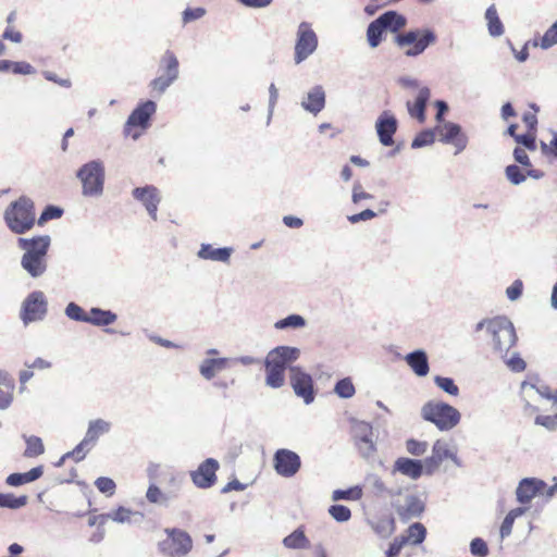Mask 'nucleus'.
<instances>
[{
	"mask_svg": "<svg viewBox=\"0 0 557 557\" xmlns=\"http://www.w3.org/2000/svg\"><path fill=\"white\" fill-rule=\"evenodd\" d=\"M485 331L493 354L505 359L511 347L517 342V335L512 322L503 315L484 319L475 325V331Z\"/></svg>",
	"mask_w": 557,
	"mask_h": 557,
	"instance_id": "f257e3e1",
	"label": "nucleus"
},
{
	"mask_svg": "<svg viewBox=\"0 0 557 557\" xmlns=\"http://www.w3.org/2000/svg\"><path fill=\"white\" fill-rule=\"evenodd\" d=\"M421 417L433 423L440 431L447 432L457 426L461 414L451 405L441 400H429L421 407Z\"/></svg>",
	"mask_w": 557,
	"mask_h": 557,
	"instance_id": "f03ea898",
	"label": "nucleus"
},
{
	"mask_svg": "<svg viewBox=\"0 0 557 557\" xmlns=\"http://www.w3.org/2000/svg\"><path fill=\"white\" fill-rule=\"evenodd\" d=\"M4 221L8 227L15 234H24L35 224L34 202L22 196L12 202L4 211Z\"/></svg>",
	"mask_w": 557,
	"mask_h": 557,
	"instance_id": "7ed1b4c3",
	"label": "nucleus"
},
{
	"mask_svg": "<svg viewBox=\"0 0 557 557\" xmlns=\"http://www.w3.org/2000/svg\"><path fill=\"white\" fill-rule=\"evenodd\" d=\"M436 35L431 28H416L397 34L394 38L395 45L405 49L404 54L408 58L421 55L430 46L436 42Z\"/></svg>",
	"mask_w": 557,
	"mask_h": 557,
	"instance_id": "20e7f679",
	"label": "nucleus"
},
{
	"mask_svg": "<svg viewBox=\"0 0 557 557\" xmlns=\"http://www.w3.org/2000/svg\"><path fill=\"white\" fill-rule=\"evenodd\" d=\"M77 177L82 182L83 195L99 197L103 193L104 166L100 160L85 163L78 171Z\"/></svg>",
	"mask_w": 557,
	"mask_h": 557,
	"instance_id": "39448f33",
	"label": "nucleus"
},
{
	"mask_svg": "<svg viewBox=\"0 0 557 557\" xmlns=\"http://www.w3.org/2000/svg\"><path fill=\"white\" fill-rule=\"evenodd\" d=\"M166 537L160 541L158 547L165 557H185L193 548L190 535L181 529L166 528L164 530Z\"/></svg>",
	"mask_w": 557,
	"mask_h": 557,
	"instance_id": "423d86ee",
	"label": "nucleus"
},
{
	"mask_svg": "<svg viewBox=\"0 0 557 557\" xmlns=\"http://www.w3.org/2000/svg\"><path fill=\"white\" fill-rule=\"evenodd\" d=\"M318 35L312 28L311 23L301 22L296 32V41L294 48V61L296 64L302 63L318 49Z\"/></svg>",
	"mask_w": 557,
	"mask_h": 557,
	"instance_id": "0eeeda50",
	"label": "nucleus"
},
{
	"mask_svg": "<svg viewBox=\"0 0 557 557\" xmlns=\"http://www.w3.org/2000/svg\"><path fill=\"white\" fill-rule=\"evenodd\" d=\"M48 311L46 296L40 290L32 292L22 302L20 318L25 325L41 321Z\"/></svg>",
	"mask_w": 557,
	"mask_h": 557,
	"instance_id": "6e6552de",
	"label": "nucleus"
},
{
	"mask_svg": "<svg viewBox=\"0 0 557 557\" xmlns=\"http://www.w3.org/2000/svg\"><path fill=\"white\" fill-rule=\"evenodd\" d=\"M352 436L362 458H370L376 450L372 425L366 421H352Z\"/></svg>",
	"mask_w": 557,
	"mask_h": 557,
	"instance_id": "1a4fd4ad",
	"label": "nucleus"
},
{
	"mask_svg": "<svg viewBox=\"0 0 557 557\" xmlns=\"http://www.w3.org/2000/svg\"><path fill=\"white\" fill-rule=\"evenodd\" d=\"M446 459H450L457 467H461L456 448L446 441L437 440L433 444L432 455L424 459L425 473L432 474Z\"/></svg>",
	"mask_w": 557,
	"mask_h": 557,
	"instance_id": "9d476101",
	"label": "nucleus"
},
{
	"mask_svg": "<svg viewBox=\"0 0 557 557\" xmlns=\"http://www.w3.org/2000/svg\"><path fill=\"white\" fill-rule=\"evenodd\" d=\"M392 499V507L403 521L418 518L424 511V502L416 494H406L401 497V493Z\"/></svg>",
	"mask_w": 557,
	"mask_h": 557,
	"instance_id": "9b49d317",
	"label": "nucleus"
},
{
	"mask_svg": "<svg viewBox=\"0 0 557 557\" xmlns=\"http://www.w3.org/2000/svg\"><path fill=\"white\" fill-rule=\"evenodd\" d=\"M289 380L295 394L302 398L306 405L314 400L313 381L310 374L300 367H289Z\"/></svg>",
	"mask_w": 557,
	"mask_h": 557,
	"instance_id": "f8f14e48",
	"label": "nucleus"
},
{
	"mask_svg": "<svg viewBox=\"0 0 557 557\" xmlns=\"http://www.w3.org/2000/svg\"><path fill=\"white\" fill-rule=\"evenodd\" d=\"M274 469L281 476L292 478L301 467L300 457L289 449H277L273 457Z\"/></svg>",
	"mask_w": 557,
	"mask_h": 557,
	"instance_id": "ddd939ff",
	"label": "nucleus"
},
{
	"mask_svg": "<svg viewBox=\"0 0 557 557\" xmlns=\"http://www.w3.org/2000/svg\"><path fill=\"white\" fill-rule=\"evenodd\" d=\"M435 133L438 135V139L443 144H451L457 148L456 153L461 152L468 144V138L461 133L460 125L453 122H444L437 124Z\"/></svg>",
	"mask_w": 557,
	"mask_h": 557,
	"instance_id": "4468645a",
	"label": "nucleus"
},
{
	"mask_svg": "<svg viewBox=\"0 0 557 557\" xmlns=\"http://www.w3.org/2000/svg\"><path fill=\"white\" fill-rule=\"evenodd\" d=\"M219 461L208 458L201 462L195 471L190 472L193 483L199 488H209L216 481V471L219 470Z\"/></svg>",
	"mask_w": 557,
	"mask_h": 557,
	"instance_id": "2eb2a0df",
	"label": "nucleus"
},
{
	"mask_svg": "<svg viewBox=\"0 0 557 557\" xmlns=\"http://www.w3.org/2000/svg\"><path fill=\"white\" fill-rule=\"evenodd\" d=\"M397 127V119L391 111L385 110L379 115L375 122V129L379 140L383 146L388 147L394 144L393 136L396 133Z\"/></svg>",
	"mask_w": 557,
	"mask_h": 557,
	"instance_id": "dca6fc26",
	"label": "nucleus"
},
{
	"mask_svg": "<svg viewBox=\"0 0 557 557\" xmlns=\"http://www.w3.org/2000/svg\"><path fill=\"white\" fill-rule=\"evenodd\" d=\"M132 195L136 200L144 205L151 219L157 220L158 206L161 201L158 188L152 185L136 187L133 189Z\"/></svg>",
	"mask_w": 557,
	"mask_h": 557,
	"instance_id": "f3484780",
	"label": "nucleus"
},
{
	"mask_svg": "<svg viewBox=\"0 0 557 557\" xmlns=\"http://www.w3.org/2000/svg\"><path fill=\"white\" fill-rule=\"evenodd\" d=\"M546 483L535 478L522 479L516 490L517 500L520 504H528L536 495L545 496Z\"/></svg>",
	"mask_w": 557,
	"mask_h": 557,
	"instance_id": "a211bd4d",
	"label": "nucleus"
},
{
	"mask_svg": "<svg viewBox=\"0 0 557 557\" xmlns=\"http://www.w3.org/2000/svg\"><path fill=\"white\" fill-rule=\"evenodd\" d=\"M399 472L411 480H418L425 472L424 460L399 457L393 466V473Z\"/></svg>",
	"mask_w": 557,
	"mask_h": 557,
	"instance_id": "6ab92c4d",
	"label": "nucleus"
},
{
	"mask_svg": "<svg viewBox=\"0 0 557 557\" xmlns=\"http://www.w3.org/2000/svg\"><path fill=\"white\" fill-rule=\"evenodd\" d=\"M50 236L42 235L33 238H18L17 244L18 247L25 250L24 253H29L36 256L38 258H45L47 256L49 246H50Z\"/></svg>",
	"mask_w": 557,
	"mask_h": 557,
	"instance_id": "aec40b11",
	"label": "nucleus"
},
{
	"mask_svg": "<svg viewBox=\"0 0 557 557\" xmlns=\"http://www.w3.org/2000/svg\"><path fill=\"white\" fill-rule=\"evenodd\" d=\"M300 357V349L292 346H277L271 349L265 359L277 363L280 367L286 369L290 363Z\"/></svg>",
	"mask_w": 557,
	"mask_h": 557,
	"instance_id": "412c9836",
	"label": "nucleus"
},
{
	"mask_svg": "<svg viewBox=\"0 0 557 557\" xmlns=\"http://www.w3.org/2000/svg\"><path fill=\"white\" fill-rule=\"evenodd\" d=\"M301 107L307 112L317 115L325 107V91L321 85L312 87L301 101Z\"/></svg>",
	"mask_w": 557,
	"mask_h": 557,
	"instance_id": "4be33fe9",
	"label": "nucleus"
},
{
	"mask_svg": "<svg viewBox=\"0 0 557 557\" xmlns=\"http://www.w3.org/2000/svg\"><path fill=\"white\" fill-rule=\"evenodd\" d=\"M431 97V90L426 86H422L416 97L414 102L407 101L406 107L411 117L417 119L420 123L425 121V109Z\"/></svg>",
	"mask_w": 557,
	"mask_h": 557,
	"instance_id": "5701e85b",
	"label": "nucleus"
},
{
	"mask_svg": "<svg viewBox=\"0 0 557 557\" xmlns=\"http://www.w3.org/2000/svg\"><path fill=\"white\" fill-rule=\"evenodd\" d=\"M157 106L152 100L139 104L128 116L126 126L147 127L148 121L156 112Z\"/></svg>",
	"mask_w": 557,
	"mask_h": 557,
	"instance_id": "b1692460",
	"label": "nucleus"
},
{
	"mask_svg": "<svg viewBox=\"0 0 557 557\" xmlns=\"http://www.w3.org/2000/svg\"><path fill=\"white\" fill-rule=\"evenodd\" d=\"M230 358H206L199 364V373L207 381L230 367Z\"/></svg>",
	"mask_w": 557,
	"mask_h": 557,
	"instance_id": "393cba45",
	"label": "nucleus"
},
{
	"mask_svg": "<svg viewBox=\"0 0 557 557\" xmlns=\"http://www.w3.org/2000/svg\"><path fill=\"white\" fill-rule=\"evenodd\" d=\"M111 429L112 423L110 421L101 418L92 419L88 422L84 438L86 443H90V446H95L101 436L110 433Z\"/></svg>",
	"mask_w": 557,
	"mask_h": 557,
	"instance_id": "a878e982",
	"label": "nucleus"
},
{
	"mask_svg": "<svg viewBox=\"0 0 557 557\" xmlns=\"http://www.w3.org/2000/svg\"><path fill=\"white\" fill-rule=\"evenodd\" d=\"M232 252L233 248L231 247L214 248L210 244H202L197 256L202 260L227 263L231 259Z\"/></svg>",
	"mask_w": 557,
	"mask_h": 557,
	"instance_id": "bb28decb",
	"label": "nucleus"
},
{
	"mask_svg": "<svg viewBox=\"0 0 557 557\" xmlns=\"http://www.w3.org/2000/svg\"><path fill=\"white\" fill-rule=\"evenodd\" d=\"M405 361L418 376H425L430 371L428 355L422 349L407 354Z\"/></svg>",
	"mask_w": 557,
	"mask_h": 557,
	"instance_id": "cd10ccee",
	"label": "nucleus"
},
{
	"mask_svg": "<svg viewBox=\"0 0 557 557\" xmlns=\"http://www.w3.org/2000/svg\"><path fill=\"white\" fill-rule=\"evenodd\" d=\"M265 385L271 388H280L285 383V370L275 362L265 359Z\"/></svg>",
	"mask_w": 557,
	"mask_h": 557,
	"instance_id": "c85d7f7f",
	"label": "nucleus"
},
{
	"mask_svg": "<svg viewBox=\"0 0 557 557\" xmlns=\"http://www.w3.org/2000/svg\"><path fill=\"white\" fill-rule=\"evenodd\" d=\"M21 265L32 277H39L47 270V261L45 258H38L29 253L23 255Z\"/></svg>",
	"mask_w": 557,
	"mask_h": 557,
	"instance_id": "c756f323",
	"label": "nucleus"
},
{
	"mask_svg": "<svg viewBox=\"0 0 557 557\" xmlns=\"http://www.w3.org/2000/svg\"><path fill=\"white\" fill-rule=\"evenodd\" d=\"M366 483L375 496H388L394 498L400 494V490L388 488L383 480L375 473L366 476Z\"/></svg>",
	"mask_w": 557,
	"mask_h": 557,
	"instance_id": "7c9ffc66",
	"label": "nucleus"
},
{
	"mask_svg": "<svg viewBox=\"0 0 557 557\" xmlns=\"http://www.w3.org/2000/svg\"><path fill=\"white\" fill-rule=\"evenodd\" d=\"M14 381L7 372L0 371V409H8L13 400Z\"/></svg>",
	"mask_w": 557,
	"mask_h": 557,
	"instance_id": "2f4dec72",
	"label": "nucleus"
},
{
	"mask_svg": "<svg viewBox=\"0 0 557 557\" xmlns=\"http://www.w3.org/2000/svg\"><path fill=\"white\" fill-rule=\"evenodd\" d=\"M377 18L384 26L385 30H391L392 33H398L407 24V18L396 11H387L381 14Z\"/></svg>",
	"mask_w": 557,
	"mask_h": 557,
	"instance_id": "473e14b6",
	"label": "nucleus"
},
{
	"mask_svg": "<svg viewBox=\"0 0 557 557\" xmlns=\"http://www.w3.org/2000/svg\"><path fill=\"white\" fill-rule=\"evenodd\" d=\"M44 473L41 466L30 469L24 473H11L7 476L5 483L10 486H20L38 480Z\"/></svg>",
	"mask_w": 557,
	"mask_h": 557,
	"instance_id": "72a5a7b5",
	"label": "nucleus"
},
{
	"mask_svg": "<svg viewBox=\"0 0 557 557\" xmlns=\"http://www.w3.org/2000/svg\"><path fill=\"white\" fill-rule=\"evenodd\" d=\"M178 65L180 64L176 55L171 50H166L160 59L159 70L161 74H164L170 77L174 75V78H178Z\"/></svg>",
	"mask_w": 557,
	"mask_h": 557,
	"instance_id": "f704fd0d",
	"label": "nucleus"
},
{
	"mask_svg": "<svg viewBox=\"0 0 557 557\" xmlns=\"http://www.w3.org/2000/svg\"><path fill=\"white\" fill-rule=\"evenodd\" d=\"M426 536V529L420 522L412 523L406 531V534L397 536L399 540L405 541L406 544L420 545Z\"/></svg>",
	"mask_w": 557,
	"mask_h": 557,
	"instance_id": "c9c22d12",
	"label": "nucleus"
},
{
	"mask_svg": "<svg viewBox=\"0 0 557 557\" xmlns=\"http://www.w3.org/2000/svg\"><path fill=\"white\" fill-rule=\"evenodd\" d=\"M89 320L87 323L97 326H108L116 321V314L110 310H103L100 308H91L88 314Z\"/></svg>",
	"mask_w": 557,
	"mask_h": 557,
	"instance_id": "e433bc0d",
	"label": "nucleus"
},
{
	"mask_svg": "<svg viewBox=\"0 0 557 557\" xmlns=\"http://www.w3.org/2000/svg\"><path fill=\"white\" fill-rule=\"evenodd\" d=\"M146 499L149 504L157 505L160 507H169V495H165V492L161 490L156 483H150L147 492Z\"/></svg>",
	"mask_w": 557,
	"mask_h": 557,
	"instance_id": "4c0bfd02",
	"label": "nucleus"
},
{
	"mask_svg": "<svg viewBox=\"0 0 557 557\" xmlns=\"http://www.w3.org/2000/svg\"><path fill=\"white\" fill-rule=\"evenodd\" d=\"M485 18L487 21L488 33L491 36L498 37L504 33V26L498 17L495 5L487 8L485 12Z\"/></svg>",
	"mask_w": 557,
	"mask_h": 557,
	"instance_id": "58836bf2",
	"label": "nucleus"
},
{
	"mask_svg": "<svg viewBox=\"0 0 557 557\" xmlns=\"http://www.w3.org/2000/svg\"><path fill=\"white\" fill-rule=\"evenodd\" d=\"M283 544L287 548L299 549L308 548L310 542L305 535L304 531L301 529H297L283 540Z\"/></svg>",
	"mask_w": 557,
	"mask_h": 557,
	"instance_id": "ea45409f",
	"label": "nucleus"
},
{
	"mask_svg": "<svg viewBox=\"0 0 557 557\" xmlns=\"http://www.w3.org/2000/svg\"><path fill=\"white\" fill-rule=\"evenodd\" d=\"M137 515H139V513L131 510L129 508L121 506L115 510H112L108 513H103L102 519H110L117 523H122V524L128 523L129 524L133 522V517H135Z\"/></svg>",
	"mask_w": 557,
	"mask_h": 557,
	"instance_id": "a19ab883",
	"label": "nucleus"
},
{
	"mask_svg": "<svg viewBox=\"0 0 557 557\" xmlns=\"http://www.w3.org/2000/svg\"><path fill=\"white\" fill-rule=\"evenodd\" d=\"M385 32L382 23L379 22V18L372 21L367 28V40L371 48H376L381 41L383 33Z\"/></svg>",
	"mask_w": 557,
	"mask_h": 557,
	"instance_id": "79ce46f5",
	"label": "nucleus"
},
{
	"mask_svg": "<svg viewBox=\"0 0 557 557\" xmlns=\"http://www.w3.org/2000/svg\"><path fill=\"white\" fill-rule=\"evenodd\" d=\"M23 437L26 442V449L24 451L26 458H34L44 454L45 446L40 437L35 435H23Z\"/></svg>",
	"mask_w": 557,
	"mask_h": 557,
	"instance_id": "37998d69",
	"label": "nucleus"
},
{
	"mask_svg": "<svg viewBox=\"0 0 557 557\" xmlns=\"http://www.w3.org/2000/svg\"><path fill=\"white\" fill-rule=\"evenodd\" d=\"M184 483V476L182 474H171L168 481V485L164 490L165 495H169V503L171 504L178 498Z\"/></svg>",
	"mask_w": 557,
	"mask_h": 557,
	"instance_id": "c03bdc74",
	"label": "nucleus"
},
{
	"mask_svg": "<svg viewBox=\"0 0 557 557\" xmlns=\"http://www.w3.org/2000/svg\"><path fill=\"white\" fill-rule=\"evenodd\" d=\"M557 45V20L546 29L540 41H534V47H541L543 50H547Z\"/></svg>",
	"mask_w": 557,
	"mask_h": 557,
	"instance_id": "a18cd8bd",
	"label": "nucleus"
},
{
	"mask_svg": "<svg viewBox=\"0 0 557 557\" xmlns=\"http://www.w3.org/2000/svg\"><path fill=\"white\" fill-rule=\"evenodd\" d=\"M306 326V320L299 314H289L274 323L276 330L301 329Z\"/></svg>",
	"mask_w": 557,
	"mask_h": 557,
	"instance_id": "49530a36",
	"label": "nucleus"
},
{
	"mask_svg": "<svg viewBox=\"0 0 557 557\" xmlns=\"http://www.w3.org/2000/svg\"><path fill=\"white\" fill-rule=\"evenodd\" d=\"M27 496H14L11 493H0V507L10 508V509H18L24 507L27 504Z\"/></svg>",
	"mask_w": 557,
	"mask_h": 557,
	"instance_id": "de8ad7c7",
	"label": "nucleus"
},
{
	"mask_svg": "<svg viewBox=\"0 0 557 557\" xmlns=\"http://www.w3.org/2000/svg\"><path fill=\"white\" fill-rule=\"evenodd\" d=\"M374 532L381 537H388L395 530V521L392 517H383L372 524Z\"/></svg>",
	"mask_w": 557,
	"mask_h": 557,
	"instance_id": "09e8293b",
	"label": "nucleus"
},
{
	"mask_svg": "<svg viewBox=\"0 0 557 557\" xmlns=\"http://www.w3.org/2000/svg\"><path fill=\"white\" fill-rule=\"evenodd\" d=\"M362 497V488L358 485L349 487L348 490H335L332 493V500L337 502L341 499L359 500Z\"/></svg>",
	"mask_w": 557,
	"mask_h": 557,
	"instance_id": "8fccbe9b",
	"label": "nucleus"
},
{
	"mask_svg": "<svg viewBox=\"0 0 557 557\" xmlns=\"http://www.w3.org/2000/svg\"><path fill=\"white\" fill-rule=\"evenodd\" d=\"M334 392L338 397L348 399L355 395L356 389L351 379L344 377L335 384Z\"/></svg>",
	"mask_w": 557,
	"mask_h": 557,
	"instance_id": "3c124183",
	"label": "nucleus"
},
{
	"mask_svg": "<svg viewBox=\"0 0 557 557\" xmlns=\"http://www.w3.org/2000/svg\"><path fill=\"white\" fill-rule=\"evenodd\" d=\"M173 76L174 75L170 77L164 74H160L150 82L149 86L151 90L157 92L159 96L162 95L177 79Z\"/></svg>",
	"mask_w": 557,
	"mask_h": 557,
	"instance_id": "603ef678",
	"label": "nucleus"
},
{
	"mask_svg": "<svg viewBox=\"0 0 557 557\" xmlns=\"http://www.w3.org/2000/svg\"><path fill=\"white\" fill-rule=\"evenodd\" d=\"M434 383L438 388H441L443 392L447 393L450 396L459 395V387L456 385L455 381L451 377L435 375Z\"/></svg>",
	"mask_w": 557,
	"mask_h": 557,
	"instance_id": "864d4df0",
	"label": "nucleus"
},
{
	"mask_svg": "<svg viewBox=\"0 0 557 557\" xmlns=\"http://www.w3.org/2000/svg\"><path fill=\"white\" fill-rule=\"evenodd\" d=\"M435 128L434 129H424L420 132L411 143V148L418 149L425 146H430L435 140Z\"/></svg>",
	"mask_w": 557,
	"mask_h": 557,
	"instance_id": "5fc2aeb1",
	"label": "nucleus"
},
{
	"mask_svg": "<svg viewBox=\"0 0 557 557\" xmlns=\"http://www.w3.org/2000/svg\"><path fill=\"white\" fill-rule=\"evenodd\" d=\"M329 515L337 522H347L351 518V511L344 505H332L329 508Z\"/></svg>",
	"mask_w": 557,
	"mask_h": 557,
	"instance_id": "6e6d98bb",
	"label": "nucleus"
},
{
	"mask_svg": "<svg viewBox=\"0 0 557 557\" xmlns=\"http://www.w3.org/2000/svg\"><path fill=\"white\" fill-rule=\"evenodd\" d=\"M65 315L74 321L86 322L89 320L88 314L75 302H70L65 308Z\"/></svg>",
	"mask_w": 557,
	"mask_h": 557,
	"instance_id": "4d7b16f0",
	"label": "nucleus"
},
{
	"mask_svg": "<svg viewBox=\"0 0 557 557\" xmlns=\"http://www.w3.org/2000/svg\"><path fill=\"white\" fill-rule=\"evenodd\" d=\"M94 446H90V443H86V440L83 438L81 443H78L75 448L71 451H67L65 454V457L73 458L76 462L82 461L87 453Z\"/></svg>",
	"mask_w": 557,
	"mask_h": 557,
	"instance_id": "13d9d810",
	"label": "nucleus"
},
{
	"mask_svg": "<svg viewBox=\"0 0 557 557\" xmlns=\"http://www.w3.org/2000/svg\"><path fill=\"white\" fill-rule=\"evenodd\" d=\"M505 174L507 180L513 185H520L527 178V175L516 164H510L506 166Z\"/></svg>",
	"mask_w": 557,
	"mask_h": 557,
	"instance_id": "bf43d9fd",
	"label": "nucleus"
},
{
	"mask_svg": "<svg viewBox=\"0 0 557 557\" xmlns=\"http://www.w3.org/2000/svg\"><path fill=\"white\" fill-rule=\"evenodd\" d=\"M428 443L424 441H417L413 438H410L406 442V449L407 451L412 456H422L428 450Z\"/></svg>",
	"mask_w": 557,
	"mask_h": 557,
	"instance_id": "052dcab7",
	"label": "nucleus"
},
{
	"mask_svg": "<svg viewBox=\"0 0 557 557\" xmlns=\"http://www.w3.org/2000/svg\"><path fill=\"white\" fill-rule=\"evenodd\" d=\"M503 360L506 366L513 372H522L527 367L525 361L519 356L518 352H512L510 357L507 355Z\"/></svg>",
	"mask_w": 557,
	"mask_h": 557,
	"instance_id": "680f3d73",
	"label": "nucleus"
},
{
	"mask_svg": "<svg viewBox=\"0 0 557 557\" xmlns=\"http://www.w3.org/2000/svg\"><path fill=\"white\" fill-rule=\"evenodd\" d=\"M96 487L99 492L112 496L115 492V482L107 476H100L95 482Z\"/></svg>",
	"mask_w": 557,
	"mask_h": 557,
	"instance_id": "e2e57ef3",
	"label": "nucleus"
},
{
	"mask_svg": "<svg viewBox=\"0 0 557 557\" xmlns=\"http://www.w3.org/2000/svg\"><path fill=\"white\" fill-rule=\"evenodd\" d=\"M470 552L475 557H486L488 555V547L485 541L475 537L470 543Z\"/></svg>",
	"mask_w": 557,
	"mask_h": 557,
	"instance_id": "0e129e2a",
	"label": "nucleus"
},
{
	"mask_svg": "<svg viewBox=\"0 0 557 557\" xmlns=\"http://www.w3.org/2000/svg\"><path fill=\"white\" fill-rule=\"evenodd\" d=\"M535 424L544 426L549 431L557 429V413L553 416H537L535 418Z\"/></svg>",
	"mask_w": 557,
	"mask_h": 557,
	"instance_id": "69168bd1",
	"label": "nucleus"
},
{
	"mask_svg": "<svg viewBox=\"0 0 557 557\" xmlns=\"http://www.w3.org/2000/svg\"><path fill=\"white\" fill-rule=\"evenodd\" d=\"M523 290V283L521 280H516L510 286L506 289V295L509 300L515 301L520 298Z\"/></svg>",
	"mask_w": 557,
	"mask_h": 557,
	"instance_id": "338daca9",
	"label": "nucleus"
},
{
	"mask_svg": "<svg viewBox=\"0 0 557 557\" xmlns=\"http://www.w3.org/2000/svg\"><path fill=\"white\" fill-rule=\"evenodd\" d=\"M63 211L62 209L54 207V206H48L41 213L39 218V224H42L44 222L52 219H58L62 215Z\"/></svg>",
	"mask_w": 557,
	"mask_h": 557,
	"instance_id": "774afa93",
	"label": "nucleus"
}]
</instances>
